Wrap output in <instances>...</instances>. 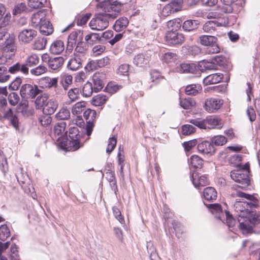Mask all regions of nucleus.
Instances as JSON below:
<instances>
[{
    "label": "nucleus",
    "mask_w": 260,
    "mask_h": 260,
    "mask_svg": "<svg viewBox=\"0 0 260 260\" xmlns=\"http://www.w3.org/2000/svg\"><path fill=\"white\" fill-rule=\"evenodd\" d=\"M212 144L215 146H222L227 142L226 138L222 135L215 136L211 139Z\"/></svg>",
    "instance_id": "de8ad7c7"
},
{
    "label": "nucleus",
    "mask_w": 260,
    "mask_h": 260,
    "mask_svg": "<svg viewBox=\"0 0 260 260\" xmlns=\"http://www.w3.org/2000/svg\"><path fill=\"white\" fill-rule=\"evenodd\" d=\"M46 12L44 10L39 11L34 13L31 17V26L35 27H38L46 20Z\"/></svg>",
    "instance_id": "2eb2a0df"
},
{
    "label": "nucleus",
    "mask_w": 260,
    "mask_h": 260,
    "mask_svg": "<svg viewBox=\"0 0 260 260\" xmlns=\"http://www.w3.org/2000/svg\"><path fill=\"white\" fill-rule=\"evenodd\" d=\"M162 60L168 64L174 63L177 60V55L174 53L167 52L163 54Z\"/></svg>",
    "instance_id": "49530a36"
},
{
    "label": "nucleus",
    "mask_w": 260,
    "mask_h": 260,
    "mask_svg": "<svg viewBox=\"0 0 260 260\" xmlns=\"http://www.w3.org/2000/svg\"><path fill=\"white\" fill-rule=\"evenodd\" d=\"M205 123L206 125V129L214 128L216 126H219L220 125V119L218 118L212 116L206 118V119H205Z\"/></svg>",
    "instance_id": "7c9ffc66"
},
{
    "label": "nucleus",
    "mask_w": 260,
    "mask_h": 260,
    "mask_svg": "<svg viewBox=\"0 0 260 260\" xmlns=\"http://www.w3.org/2000/svg\"><path fill=\"white\" fill-rule=\"evenodd\" d=\"M8 101L10 105L12 106H16L20 100V98L18 94L15 92H12L8 95Z\"/></svg>",
    "instance_id": "13d9d810"
},
{
    "label": "nucleus",
    "mask_w": 260,
    "mask_h": 260,
    "mask_svg": "<svg viewBox=\"0 0 260 260\" xmlns=\"http://www.w3.org/2000/svg\"><path fill=\"white\" fill-rule=\"evenodd\" d=\"M28 107V101L25 99H22L19 103L18 109L20 110L22 114L24 115L27 111Z\"/></svg>",
    "instance_id": "0e129e2a"
},
{
    "label": "nucleus",
    "mask_w": 260,
    "mask_h": 260,
    "mask_svg": "<svg viewBox=\"0 0 260 260\" xmlns=\"http://www.w3.org/2000/svg\"><path fill=\"white\" fill-rule=\"evenodd\" d=\"M150 58L147 53H140L134 57L133 62L138 67H144L148 64Z\"/></svg>",
    "instance_id": "dca6fc26"
},
{
    "label": "nucleus",
    "mask_w": 260,
    "mask_h": 260,
    "mask_svg": "<svg viewBox=\"0 0 260 260\" xmlns=\"http://www.w3.org/2000/svg\"><path fill=\"white\" fill-rule=\"evenodd\" d=\"M199 152L205 153L213 154L215 152V148L212 144L211 141H204L199 143L197 146Z\"/></svg>",
    "instance_id": "4468645a"
},
{
    "label": "nucleus",
    "mask_w": 260,
    "mask_h": 260,
    "mask_svg": "<svg viewBox=\"0 0 260 260\" xmlns=\"http://www.w3.org/2000/svg\"><path fill=\"white\" fill-rule=\"evenodd\" d=\"M91 14L90 13H86L84 15H79L76 17L77 24L79 26H82L87 23Z\"/></svg>",
    "instance_id": "3c124183"
},
{
    "label": "nucleus",
    "mask_w": 260,
    "mask_h": 260,
    "mask_svg": "<svg viewBox=\"0 0 260 260\" xmlns=\"http://www.w3.org/2000/svg\"><path fill=\"white\" fill-rule=\"evenodd\" d=\"M109 19L106 13H99L90 20L89 25L92 29L102 30L108 26Z\"/></svg>",
    "instance_id": "20e7f679"
},
{
    "label": "nucleus",
    "mask_w": 260,
    "mask_h": 260,
    "mask_svg": "<svg viewBox=\"0 0 260 260\" xmlns=\"http://www.w3.org/2000/svg\"><path fill=\"white\" fill-rule=\"evenodd\" d=\"M68 149L69 151H76L81 146V139H75V140L70 139L67 142Z\"/></svg>",
    "instance_id": "a19ab883"
},
{
    "label": "nucleus",
    "mask_w": 260,
    "mask_h": 260,
    "mask_svg": "<svg viewBox=\"0 0 260 260\" xmlns=\"http://www.w3.org/2000/svg\"><path fill=\"white\" fill-rule=\"evenodd\" d=\"M237 1V0H221L224 5L223 6V11L226 13L232 12L233 8L231 5Z\"/></svg>",
    "instance_id": "5fc2aeb1"
},
{
    "label": "nucleus",
    "mask_w": 260,
    "mask_h": 260,
    "mask_svg": "<svg viewBox=\"0 0 260 260\" xmlns=\"http://www.w3.org/2000/svg\"><path fill=\"white\" fill-rule=\"evenodd\" d=\"M196 128L190 124H185L182 127V133L183 135L187 136L194 133Z\"/></svg>",
    "instance_id": "052dcab7"
},
{
    "label": "nucleus",
    "mask_w": 260,
    "mask_h": 260,
    "mask_svg": "<svg viewBox=\"0 0 260 260\" xmlns=\"http://www.w3.org/2000/svg\"><path fill=\"white\" fill-rule=\"evenodd\" d=\"M180 105L183 108L189 109L195 106L196 102L193 99L188 98L181 99L180 101Z\"/></svg>",
    "instance_id": "79ce46f5"
},
{
    "label": "nucleus",
    "mask_w": 260,
    "mask_h": 260,
    "mask_svg": "<svg viewBox=\"0 0 260 260\" xmlns=\"http://www.w3.org/2000/svg\"><path fill=\"white\" fill-rule=\"evenodd\" d=\"M10 236V230L7 224L0 226V241H5Z\"/></svg>",
    "instance_id": "4c0bfd02"
},
{
    "label": "nucleus",
    "mask_w": 260,
    "mask_h": 260,
    "mask_svg": "<svg viewBox=\"0 0 260 260\" xmlns=\"http://www.w3.org/2000/svg\"><path fill=\"white\" fill-rule=\"evenodd\" d=\"M198 24L197 20H187L184 22L182 27L185 31H190L196 29Z\"/></svg>",
    "instance_id": "f704fd0d"
},
{
    "label": "nucleus",
    "mask_w": 260,
    "mask_h": 260,
    "mask_svg": "<svg viewBox=\"0 0 260 260\" xmlns=\"http://www.w3.org/2000/svg\"><path fill=\"white\" fill-rule=\"evenodd\" d=\"M25 62L30 67L37 66L39 62V56L35 53H31L27 56Z\"/></svg>",
    "instance_id": "72a5a7b5"
},
{
    "label": "nucleus",
    "mask_w": 260,
    "mask_h": 260,
    "mask_svg": "<svg viewBox=\"0 0 260 260\" xmlns=\"http://www.w3.org/2000/svg\"><path fill=\"white\" fill-rule=\"evenodd\" d=\"M82 135L83 133H80L77 126L72 127L69 129V136L71 140H75V139H81Z\"/></svg>",
    "instance_id": "c03bdc74"
},
{
    "label": "nucleus",
    "mask_w": 260,
    "mask_h": 260,
    "mask_svg": "<svg viewBox=\"0 0 260 260\" xmlns=\"http://www.w3.org/2000/svg\"><path fill=\"white\" fill-rule=\"evenodd\" d=\"M146 247L150 260H155V258L158 256V254L153 243L150 241L147 242Z\"/></svg>",
    "instance_id": "37998d69"
},
{
    "label": "nucleus",
    "mask_w": 260,
    "mask_h": 260,
    "mask_svg": "<svg viewBox=\"0 0 260 260\" xmlns=\"http://www.w3.org/2000/svg\"><path fill=\"white\" fill-rule=\"evenodd\" d=\"M80 93H81V90L76 87L70 89L68 91V95L72 101H75L78 99Z\"/></svg>",
    "instance_id": "8fccbe9b"
},
{
    "label": "nucleus",
    "mask_w": 260,
    "mask_h": 260,
    "mask_svg": "<svg viewBox=\"0 0 260 260\" xmlns=\"http://www.w3.org/2000/svg\"><path fill=\"white\" fill-rule=\"evenodd\" d=\"M47 0H28V6L32 9H39L43 7Z\"/></svg>",
    "instance_id": "a18cd8bd"
},
{
    "label": "nucleus",
    "mask_w": 260,
    "mask_h": 260,
    "mask_svg": "<svg viewBox=\"0 0 260 260\" xmlns=\"http://www.w3.org/2000/svg\"><path fill=\"white\" fill-rule=\"evenodd\" d=\"M223 75L221 73L212 74L207 76L203 80L206 84H214L219 83L222 79Z\"/></svg>",
    "instance_id": "393cba45"
},
{
    "label": "nucleus",
    "mask_w": 260,
    "mask_h": 260,
    "mask_svg": "<svg viewBox=\"0 0 260 260\" xmlns=\"http://www.w3.org/2000/svg\"><path fill=\"white\" fill-rule=\"evenodd\" d=\"M47 71V67L44 65L41 64L35 68L30 70V73L34 76H38L46 73Z\"/></svg>",
    "instance_id": "09e8293b"
},
{
    "label": "nucleus",
    "mask_w": 260,
    "mask_h": 260,
    "mask_svg": "<svg viewBox=\"0 0 260 260\" xmlns=\"http://www.w3.org/2000/svg\"><path fill=\"white\" fill-rule=\"evenodd\" d=\"M73 77L68 74H62L60 77L59 82L64 90L68 89L69 85L72 83Z\"/></svg>",
    "instance_id": "c85d7f7f"
},
{
    "label": "nucleus",
    "mask_w": 260,
    "mask_h": 260,
    "mask_svg": "<svg viewBox=\"0 0 260 260\" xmlns=\"http://www.w3.org/2000/svg\"><path fill=\"white\" fill-rule=\"evenodd\" d=\"M52 121V118L50 115L45 114V115L42 116L39 118V122L43 126H46L50 124Z\"/></svg>",
    "instance_id": "338daca9"
},
{
    "label": "nucleus",
    "mask_w": 260,
    "mask_h": 260,
    "mask_svg": "<svg viewBox=\"0 0 260 260\" xmlns=\"http://www.w3.org/2000/svg\"><path fill=\"white\" fill-rule=\"evenodd\" d=\"M37 36V31L32 29H25L19 32V41L23 43L27 44L31 41Z\"/></svg>",
    "instance_id": "9b49d317"
},
{
    "label": "nucleus",
    "mask_w": 260,
    "mask_h": 260,
    "mask_svg": "<svg viewBox=\"0 0 260 260\" xmlns=\"http://www.w3.org/2000/svg\"><path fill=\"white\" fill-rule=\"evenodd\" d=\"M93 92H94L93 90L92 83L90 82H87L82 87L81 93L84 97L90 96Z\"/></svg>",
    "instance_id": "c9c22d12"
},
{
    "label": "nucleus",
    "mask_w": 260,
    "mask_h": 260,
    "mask_svg": "<svg viewBox=\"0 0 260 260\" xmlns=\"http://www.w3.org/2000/svg\"><path fill=\"white\" fill-rule=\"evenodd\" d=\"M42 90L39 87L34 84H23L20 88V93L22 98L35 99L38 95Z\"/></svg>",
    "instance_id": "423d86ee"
},
{
    "label": "nucleus",
    "mask_w": 260,
    "mask_h": 260,
    "mask_svg": "<svg viewBox=\"0 0 260 260\" xmlns=\"http://www.w3.org/2000/svg\"><path fill=\"white\" fill-rule=\"evenodd\" d=\"M44 81L46 83L45 86L46 88H53L58 83V78L46 77L45 78Z\"/></svg>",
    "instance_id": "bf43d9fd"
},
{
    "label": "nucleus",
    "mask_w": 260,
    "mask_h": 260,
    "mask_svg": "<svg viewBox=\"0 0 260 260\" xmlns=\"http://www.w3.org/2000/svg\"><path fill=\"white\" fill-rule=\"evenodd\" d=\"M199 66L201 68V70H217L216 66L212 60L211 61H208L206 60H202L199 63Z\"/></svg>",
    "instance_id": "e433bc0d"
},
{
    "label": "nucleus",
    "mask_w": 260,
    "mask_h": 260,
    "mask_svg": "<svg viewBox=\"0 0 260 260\" xmlns=\"http://www.w3.org/2000/svg\"><path fill=\"white\" fill-rule=\"evenodd\" d=\"M176 71L180 73H193L196 71V67L193 64L183 63L177 66Z\"/></svg>",
    "instance_id": "b1692460"
},
{
    "label": "nucleus",
    "mask_w": 260,
    "mask_h": 260,
    "mask_svg": "<svg viewBox=\"0 0 260 260\" xmlns=\"http://www.w3.org/2000/svg\"><path fill=\"white\" fill-rule=\"evenodd\" d=\"M7 161L2 151H0V168L2 171L5 173L8 170Z\"/></svg>",
    "instance_id": "e2e57ef3"
},
{
    "label": "nucleus",
    "mask_w": 260,
    "mask_h": 260,
    "mask_svg": "<svg viewBox=\"0 0 260 260\" xmlns=\"http://www.w3.org/2000/svg\"><path fill=\"white\" fill-rule=\"evenodd\" d=\"M104 75L100 73H95L92 77V81L93 90L95 92H98L101 90L105 85L104 83Z\"/></svg>",
    "instance_id": "ddd939ff"
},
{
    "label": "nucleus",
    "mask_w": 260,
    "mask_h": 260,
    "mask_svg": "<svg viewBox=\"0 0 260 260\" xmlns=\"http://www.w3.org/2000/svg\"><path fill=\"white\" fill-rule=\"evenodd\" d=\"M150 78L151 82L155 85L158 84L163 79L160 73L156 70H153L150 72Z\"/></svg>",
    "instance_id": "603ef678"
},
{
    "label": "nucleus",
    "mask_w": 260,
    "mask_h": 260,
    "mask_svg": "<svg viewBox=\"0 0 260 260\" xmlns=\"http://www.w3.org/2000/svg\"><path fill=\"white\" fill-rule=\"evenodd\" d=\"M217 38L211 35H201L199 37L198 42L204 46H210L207 49L209 54L218 53L220 49L217 44Z\"/></svg>",
    "instance_id": "7ed1b4c3"
},
{
    "label": "nucleus",
    "mask_w": 260,
    "mask_h": 260,
    "mask_svg": "<svg viewBox=\"0 0 260 260\" xmlns=\"http://www.w3.org/2000/svg\"><path fill=\"white\" fill-rule=\"evenodd\" d=\"M4 117L8 119L10 124L16 129H18L19 122L18 116L14 114L12 109L10 108L4 114Z\"/></svg>",
    "instance_id": "6ab92c4d"
},
{
    "label": "nucleus",
    "mask_w": 260,
    "mask_h": 260,
    "mask_svg": "<svg viewBox=\"0 0 260 260\" xmlns=\"http://www.w3.org/2000/svg\"><path fill=\"white\" fill-rule=\"evenodd\" d=\"M165 40L169 46H177L183 44L185 41L184 36L177 30H169L166 32Z\"/></svg>",
    "instance_id": "39448f33"
},
{
    "label": "nucleus",
    "mask_w": 260,
    "mask_h": 260,
    "mask_svg": "<svg viewBox=\"0 0 260 260\" xmlns=\"http://www.w3.org/2000/svg\"><path fill=\"white\" fill-rule=\"evenodd\" d=\"M64 50V43L62 40H55L50 47V52L53 54H59Z\"/></svg>",
    "instance_id": "aec40b11"
},
{
    "label": "nucleus",
    "mask_w": 260,
    "mask_h": 260,
    "mask_svg": "<svg viewBox=\"0 0 260 260\" xmlns=\"http://www.w3.org/2000/svg\"><path fill=\"white\" fill-rule=\"evenodd\" d=\"M113 213L115 217L121 224H124L125 221L123 217L121 215V211L118 207L114 206L112 208Z\"/></svg>",
    "instance_id": "680f3d73"
},
{
    "label": "nucleus",
    "mask_w": 260,
    "mask_h": 260,
    "mask_svg": "<svg viewBox=\"0 0 260 260\" xmlns=\"http://www.w3.org/2000/svg\"><path fill=\"white\" fill-rule=\"evenodd\" d=\"M201 90L202 86L200 84H190L186 87L185 93L188 95H195Z\"/></svg>",
    "instance_id": "473e14b6"
},
{
    "label": "nucleus",
    "mask_w": 260,
    "mask_h": 260,
    "mask_svg": "<svg viewBox=\"0 0 260 260\" xmlns=\"http://www.w3.org/2000/svg\"><path fill=\"white\" fill-rule=\"evenodd\" d=\"M128 24V20L127 18L122 17L117 19L113 25L114 29L118 32L125 29Z\"/></svg>",
    "instance_id": "a878e982"
},
{
    "label": "nucleus",
    "mask_w": 260,
    "mask_h": 260,
    "mask_svg": "<svg viewBox=\"0 0 260 260\" xmlns=\"http://www.w3.org/2000/svg\"><path fill=\"white\" fill-rule=\"evenodd\" d=\"M76 45L73 55L86 60L87 48L85 44L80 40Z\"/></svg>",
    "instance_id": "4be33fe9"
},
{
    "label": "nucleus",
    "mask_w": 260,
    "mask_h": 260,
    "mask_svg": "<svg viewBox=\"0 0 260 260\" xmlns=\"http://www.w3.org/2000/svg\"><path fill=\"white\" fill-rule=\"evenodd\" d=\"M183 0H172L168 4L172 8L174 13L180 11L183 4Z\"/></svg>",
    "instance_id": "864d4df0"
},
{
    "label": "nucleus",
    "mask_w": 260,
    "mask_h": 260,
    "mask_svg": "<svg viewBox=\"0 0 260 260\" xmlns=\"http://www.w3.org/2000/svg\"><path fill=\"white\" fill-rule=\"evenodd\" d=\"M66 123V122H62L57 123L54 128V133L58 136L62 135L63 133L66 134L67 131L65 132Z\"/></svg>",
    "instance_id": "6e6d98bb"
},
{
    "label": "nucleus",
    "mask_w": 260,
    "mask_h": 260,
    "mask_svg": "<svg viewBox=\"0 0 260 260\" xmlns=\"http://www.w3.org/2000/svg\"><path fill=\"white\" fill-rule=\"evenodd\" d=\"M117 140L115 137L109 138L108 144L107 147L106 151L108 153H110L114 149L116 145Z\"/></svg>",
    "instance_id": "774afa93"
},
{
    "label": "nucleus",
    "mask_w": 260,
    "mask_h": 260,
    "mask_svg": "<svg viewBox=\"0 0 260 260\" xmlns=\"http://www.w3.org/2000/svg\"><path fill=\"white\" fill-rule=\"evenodd\" d=\"M221 24L217 20L207 21L203 26V29L205 32L212 34L215 31L218 27L221 26Z\"/></svg>",
    "instance_id": "5701e85b"
},
{
    "label": "nucleus",
    "mask_w": 260,
    "mask_h": 260,
    "mask_svg": "<svg viewBox=\"0 0 260 260\" xmlns=\"http://www.w3.org/2000/svg\"><path fill=\"white\" fill-rule=\"evenodd\" d=\"M106 49V47L103 45H95L92 49V53L94 56H98L103 53Z\"/></svg>",
    "instance_id": "69168bd1"
},
{
    "label": "nucleus",
    "mask_w": 260,
    "mask_h": 260,
    "mask_svg": "<svg viewBox=\"0 0 260 260\" xmlns=\"http://www.w3.org/2000/svg\"><path fill=\"white\" fill-rule=\"evenodd\" d=\"M47 60V63L49 68L52 70H57L60 69L64 63V58L62 56H58L55 57H48L47 55L42 56V60L44 61H46Z\"/></svg>",
    "instance_id": "9d476101"
},
{
    "label": "nucleus",
    "mask_w": 260,
    "mask_h": 260,
    "mask_svg": "<svg viewBox=\"0 0 260 260\" xmlns=\"http://www.w3.org/2000/svg\"><path fill=\"white\" fill-rule=\"evenodd\" d=\"M223 105V101L218 98H209L206 100L204 108L208 112L213 113L217 111Z\"/></svg>",
    "instance_id": "1a4fd4ad"
},
{
    "label": "nucleus",
    "mask_w": 260,
    "mask_h": 260,
    "mask_svg": "<svg viewBox=\"0 0 260 260\" xmlns=\"http://www.w3.org/2000/svg\"><path fill=\"white\" fill-rule=\"evenodd\" d=\"M242 170H234L231 172V177L235 182L239 183V186L242 188L247 187L250 184V178L247 173Z\"/></svg>",
    "instance_id": "0eeeda50"
},
{
    "label": "nucleus",
    "mask_w": 260,
    "mask_h": 260,
    "mask_svg": "<svg viewBox=\"0 0 260 260\" xmlns=\"http://www.w3.org/2000/svg\"><path fill=\"white\" fill-rule=\"evenodd\" d=\"M203 195L205 200L209 202H213L217 198V193L216 189L212 187H206L203 191Z\"/></svg>",
    "instance_id": "412c9836"
},
{
    "label": "nucleus",
    "mask_w": 260,
    "mask_h": 260,
    "mask_svg": "<svg viewBox=\"0 0 260 260\" xmlns=\"http://www.w3.org/2000/svg\"><path fill=\"white\" fill-rule=\"evenodd\" d=\"M108 97L103 94H99L93 97L92 104L95 106H101L105 104Z\"/></svg>",
    "instance_id": "2f4dec72"
},
{
    "label": "nucleus",
    "mask_w": 260,
    "mask_h": 260,
    "mask_svg": "<svg viewBox=\"0 0 260 260\" xmlns=\"http://www.w3.org/2000/svg\"><path fill=\"white\" fill-rule=\"evenodd\" d=\"M6 40L4 45L6 47L12 45L14 43V40L12 36H10L9 34H8L4 29H0V40Z\"/></svg>",
    "instance_id": "c756f323"
},
{
    "label": "nucleus",
    "mask_w": 260,
    "mask_h": 260,
    "mask_svg": "<svg viewBox=\"0 0 260 260\" xmlns=\"http://www.w3.org/2000/svg\"><path fill=\"white\" fill-rule=\"evenodd\" d=\"M80 39L82 41L83 34L81 31H75L71 33L68 36L66 51H68L69 53L72 52L78 42H80Z\"/></svg>",
    "instance_id": "6e6552de"
},
{
    "label": "nucleus",
    "mask_w": 260,
    "mask_h": 260,
    "mask_svg": "<svg viewBox=\"0 0 260 260\" xmlns=\"http://www.w3.org/2000/svg\"><path fill=\"white\" fill-rule=\"evenodd\" d=\"M47 101V96L45 95L38 96L35 101L36 108L40 109L44 105L43 108V112L44 114L51 115L54 113L58 107L57 102L52 100L48 101L45 104Z\"/></svg>",
    "instance_id": "f03ea898"
},
{
    "label": "nucleus",
    "mask_w": 260,
    "mask_h": 260,
    "mask_svg": "<svg viewBox=\"0 0 260 260\" xmlns=\"http://www.w3.org/2000/svg\"><path fill=\"white\" fill-rule=\"evenodd\" d=\"M191 180L193 184L196 188L201 186H205L208 183L206 175L199 176L198 173L193 172L191 175Z\"/></svg>",
    "instance_id": "f3484780"
},
{
    "label": "nucleus",
    "mask_w": 260,
    "mask_h": 260,
    "mask_svg": "<svg viewBox=\"0 0 260 260\" xmlns=\"http://www.w3.org/2000/svg\"><path fill=\"white\" fill-rule=\"evenodd\" d=\"M40 32L44 35L48 36L51 34L53 31V28L52 24L48 21L46 20L38 26Z\"/></svg>",
    "instance_id": "cd10ccee"
},
{
    "label": "nucleus",
    "mask_w": 260,
    "mask_h": 260,
    "mask_svg": "<svg viewBox=\"0 0 260 260\" xmlns=\"http://www.w3.org/2000/svg\"><path fill=\"white\" fill-rule=\"evenodd\" d=\"M212 60L214 61V63L216 67L217 66H219L220 67H224L226 62V58L222 55L215 56L212 58Z\"/></svg>",
    "instance_id": "4d7b16f0"
},
{
    "label": "nucleus",
    "mask_w": 260,
    "mask_h": 260,
    "mask_svg": "<svg viewBox=\"0 0 260 260\" xmlns=\"http://www.w3.org/2000/svg\"><path fill=\"white\" fill-rule=\"evenodd\" d=\"M203 160L199 156L193 155L190 157V165L196 169H201L203 165Z\"/></svg>",
    "instance_id": "ea45409f"
},
{
    "label": "nucleus",
    "mask_w": 260,
    "mask_h": 260,
    "mask_svg": "<svg viewBox=\"0 0 260 260\" xmlns=\"http://www.w3.org/2000/svg\"><path fill=\"white\" fill-rule=\"evenodd\" d=\"M85 41L90 45H93L101 40V37L98 34L91 33L85 37Z\"/></svg>",
    "instance_id": "58836bf2"
},
{
    "label": "nucleus",
    "mask_w": 260,
    "mask_h": 260,
    "mask_svg": "<svg viewBox=\"0 0 260 260\" xmlns=\"http://www.w3.org/2000/svg\"><path fill=\"white\" fill-rule=\"evenodd\" d=\"M70 117V111L67 107H62L55 115V118L58 120H69Z\"/></svg>",
    "instance_id": "bb28decb"
},
{
    "label": "nucleus",
    "mask_w": 260,
    "mask_h": 260,
    "mask_svg": "<svg viewBox=\"0 0 260 260\" xmlns=\"http://www.w3.org/2000/svg\"><path fill=\"white\" fill-rule=\"evenodd\" d=\"M86 60L78 57L77 55H73L68 61L67 68L68 70L76 71L82 68L83 63Z\"/></svg>",
    "instance_id": "f8f14e48"
},
{
    "label": "nucleus",
    "mask_w": 260,
    "mask_h": 260,
    "mask_svg": "<svg viewBox=\"0 0 260 260\" xmlns=\"http://www.w3.org/2000/svg\"><path fill=\"white\" fill-rule=\"evenodd\" d=\"M209 210L213 214H215V217L221 221L224 217V213L219 204H206Z\"/></svg>",
    "instance_id": "a211bd4d"
},
{
    "label": "nucleus",
    "mask_w": 260,
    "mask_h": 260,
    "mask_svg": "<svg viewBox=\"0 0 260 260\" xmlns=\"http://www.w3.org/2000/svg\"><path fill=\"white\" fill-rule=\"evenodd\" d=\"M96 4L98 9H102L103 13H106L110 19H114L120 13L121 9V5L117 1H111L110 0H97Z\"/></svg>",
    "instance_id": "f257e3e1"
}]
</instances>
